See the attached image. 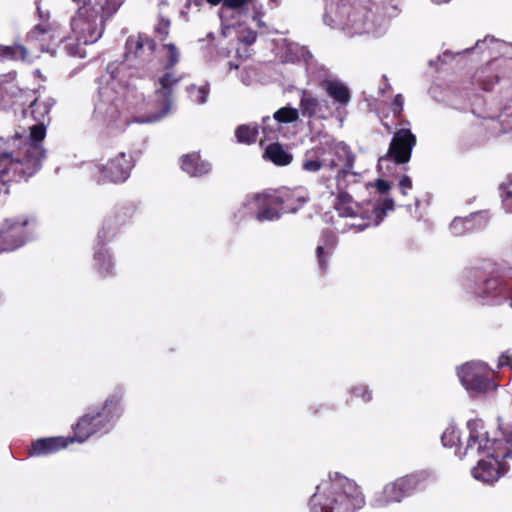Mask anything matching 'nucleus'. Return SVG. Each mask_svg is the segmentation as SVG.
I'll return each instance as SVG.
<instances>
[{"label":"nucleus","mask_w":512,"mask_h":512,"mask_svg":"<svg viewBox=\"0 0 512 512\" xmlns=\"http://www.w3.org/2000/svg\"><path fill=\"white\" fill-rule=\"evenodd\" d=\"M364 505L365 497L360 487L344 476L317 486L310 499L311 512H354Z\"/></svg>","instance_id":"nucleus-1"},{"label":"nucleus","mask_w":512,"mask_h":512,"mask_svg":"<svg viewBox=\"0 0 512 512\" xmlns=\"http://www.w3.org/2000/svg\"><path fill=\"white\" fill-rule=\"evenodd\" d=\"M84 6L71 20V29L76 35V40L82 44H92L102 35L104 23L114 15L124 0H73Z\"/></svg>","instance_id":"nucleus-2"},{"label":"nucleus","mask_w":512,"mask_h":512,"mask_svg":"<svg viewBox=\"0 0 512 512\" xmlns=\"http://www.w3.org/2000/svg\"><path fill=\"white\" fill-rule=\"evenodd\" d=\"M122 399L123 391L117 389L104 401L100 409L89 410L79 417L72 425L73 435L68 436L71 444L83 443L94 434L109 431L122 414Z\"/></svg>","instance_id":"nucleus-3"},{"label":"nucleus","mask_w":512,"mask_h":512,"mask_svg":"<svg viewBox=\"0 0 512 512\" xmlns=\"http://www.w3.org/2000/svg\"><path fill=\"white\" fill-rule=\"evenodd\" d=\"M435 484V478L428 472L420 471L397 478L387 483L375 493L371 500L374 508H385L392 503H399L414 492L424 491Z\"/></svg>","instance_id":"nucleus-4"},{"label":"nucleus","mask_w":512,"mask_h":512,"mask_svg":"<svg viewBox=\"0 0 512 512\" xmlns=\"http://www.w3.org/2000/svg\"><path fill=\"white\" fill-rule=\"evenodd\" d=\"M45 137L46 126L44 122H38L30 127L28 138L16 133L9 140L14 156L21 160V165L29 178L41 169L42 160L45 157V150L42 145Z\"/></svg>","instance_id":"nucleus-5"},{"label":"nucleus","mask_w":512,"mask_h":512,"mask_svg":"<svg viewBox=\"0 0 512 512\" xmlns=\"http://www.w3.org/2000/svg\"><path fill=\"white\" fill-rule=\"evenodd\" d=\"M167 50V61L163 68L167 70L158 80V87L155 89L154 108L155 113L148 116V122H154L165 117L171 110L173 104V89L181 81V76L170 72L180 60V53L173 43L164 44Z\"/></svg>","instance_id":"nucleus-6"},{"label":"nucleus","mask_w":512,"mask_h":512,"mask_svg":"<svg viewBox=\"0 0 512 512\" xmlns=\"http://www.w3.org/2000/svg\"><path fill=\"white\" fill-rule=\"evenodd\" d=\"M505 442L507 447L504 453L493 450L487 453L486 459L478 461L477 466L471 471L475 479L485 483H493L510 471V460H512V428L505 433Z\"/></svg>","instance_id":"nucleus-7"},{"label":"nucleus","mask_w":512,"mask_h":512,"mask_svg":"<svg viewBox=\"0 0 512 512\" xmlns=\"http://www.w3.org/2000/svg\"><path fill=\"white\" fill-rule=\"evenodd\" d=\"M37 220L34 216L21 215L4 220L0 230V253L12 252L24 246L33 236Z\"/></svg>","instance_id":"nucleus-8"},{"label":"nucleus","mask_w":512,"mask_h":512,"mask_svg":"<svg viewBox=\"0 0 512 512\" xmlns=\"http://www.w3.org/2000/svg\"><path fill=\"white\" fill-rule=\"evenodd\" d=\"M319 147L323 152L325 166L332 170L340 164L343 165L337 172L336 181H345L346 177L352 173L355 162V155L350 147L346 143L337 142L334 139L321 142Z\"/></svg>","instance_id":"nucleus-9"},{"label":"nucleus","mask_w":512,"mask_h":512,"mask_svg":"<svg viewBox=\"0 0 512 512\" xmlns=\"http://www.w3.org/2000/svg\"><path fill=\"white\" fill-rule=\"evenodd\" d=\"M99 181L111 183L125 182L135 166V160L130 153L119 152L109 158L106 163H95Z\"/></svg>","instance_id":"nucleus-10"},{"label":"nucleus","mask_w":512,"mask_h":512,"mask_svg":"<svg viewBox=\"0 0 512 512\" xmlns=\"http://www.w3.org/2000/svg\"><path fill=\"white\" fill-rule=\"evenodd\" d=\"M468 437L464 447L463 455L490 453L497 450V441L489 437L485 425L480 419H472L467 422Z\"/></svg>","instance_id":"nucleus-11"},{"label":"nucleus","mask_w":512,"mask_h":512,"mask_svg":"<svg viewBox=\"0 0 512 512\" xmlns=\"http://www.w3.org/2000/svg\"><path fill=\"white\" fill-rule=\"evenodd\" d=\"M417 143L416 136L409 128L398 129L390 142L387 157L396 164H406L410 161L412 150Z\"/></svg>","instance_id":"nucleus-12"},{"label":"nucleus","mask_w":512,"mask_h":512,"mask_svg":"<svg viewBox=\"0 0 512 512\" xmlns=\"http://www.w3.org/2000/svg\"><path fill=\"white\" fill-rule=\"evenodd\" d=\"M156 51V42L148 35L138 33L130 35L125 43L126 60H137L139 63H146L153 58Z\"/></svg>","instance_id":"nucleus-13"},{"label":"nucleus","mask_w":512,"mask_h":512,"mask_svg":"<svg viewBox=\"0 0 512 512\" xmlns=\"http://www.w3.org/2000/svg\"><path fill=\"white\" fill-rule=\"evenodd\" d=\"M29 179L21 160L14 156V151L8 142V148L0 151V182L4 185L19 183Z\"/></svg>","instance_id":"nucleus-14"},{"label":"nucleus","mask_w":512,"mask_h":512,"mask_svg":"<svg viewBox=\"0 0 512 512\" xmlns=\"http://www.w3.org/2000/svg\"><path fill=\"white\" fill-rule=\"evenodd\" d=\"M458 376L466 389L486 392L492 385L485 368L478 363H466L458 368Z\"/></svg>","instance_id":"nucleus-15"},{"label":"nucleus","mask_w":512,"mask_h":512,"mask_svg":"<svg viewBox=\"0 0 512 512\" xmlns=\"http://www.w3.org/2000/svg\"><path fill=\"white\" fill-rule=\"evenodd\" d=\"M254 205L256 208L254 218L258 222L275 221L283 215L273 191L256 194Z\"/></svg>","instance_id":"nucleus-16"},{"label":"nucleus","mask_w":512,"mask_h":512,"mask_svg":"<svg viewBox=\"0 0 512 512\" xmlns=\"http://www.w3.org/2000/svg\"><path fill=\"white\" fill-rule=\"evenodd\" d=\"M71 444L68 436L38 438L27 448L29 457H46L66 449Z\"/></svg>","instance_id":"nucleus-17"},{"label":"nucleus","mask_w":512,"mask_h":512,"mask_svg":"<svg viewBox=\"0 0 512 512\" xmlns=\"http://www.w3.org/2000/svg\"><path fill=\"white\" fill-rule=\"evenodd\" d=\"M179 165L181 170L191 177H202L211 171V164L201 157L200 152L182 155Z\"/></svg>","instance_id":"nucleus-18"},{"label":"nucleus","mask_w":512,"mask_h":512,"mask_svg":"<svg viewBox=\"0 0 512 512\" xmlns=\"http://www.w3.org/2000/svg\"><path fill=\"white\" fill-rule=\"evenodd\" d=\"M494 68L493 61H490L476 69L472 77V84L484 91H491L494 85L500 81V75Z\"/></svg>","instance_id":"nucleus-19"},{"label":"nucleus","mask_w":512,"mask_h":512,"mask_svg":"<svg viewBox=\"0 0 512 512\" xmlns=\"http://www.w3.org/2000/svg\"><path fill=\"white\" fill-rule=\"evenodd\" d=\"M343 181L337 182V196L334 208L342 217H354L358 214L360 207L352 196L344 190Z\"/></svg>","instance_id":"nucleus-20"},{"label":"nucleus","mask_w":512,"mask_h":512,"mask_svg":"<svg viewBox=\"0 0 512 512\" xmlns=\"http://www.w3.org/2000/svg\"><path fill=\"white\" fill-rule=\"evenodd\" d=\"M273 192L283 213H295L307 202V198L296 191L286 189Z\"/></svg>","instance_id":"nucleus-21"},{"label":"nucleus","mask_w":512,"mask_h":512,"mask_svg":"<svg viewBox=\"0 0 512 512\" xmlns=\"http://www.w3.org/2000/svg\"><path fill=\"white\" fill-rule=\"evenodd\" d=\"M320 87L335 102H337L341 105H346L351 99V94H350L348 87L339 80L325 79L320 82Z\"/></svg>","instance_id":"nucleus-22"},{"label":"nucleus","mask_w":512,"mask_h":512,"mask_svg":"<svg viewBox=\"0 0 512 512\" xmlns=\"http://www.w3.org/2000/svg\"><path fill=\"white\" fill-rule=\"evenodd\" d=\"M323 106L328 108L326 100L318 99L311 94H308L306 91L303 92L300 99V112L304 117L325 118V115L322 113Z\"/></svg>","instance_id":"nucleus-23"},{"label":"nucleus","mask_w":512,"mask_h":512,"mask_svg":"<svg viewBox=\"0 0 512 512\" xmlns=\"http://www.w3.org/2000/svg\"><path fill=\"white\" fill-rule=\"evenodd\" d=\"M263 158L277 166H287L293 160L292 154L284 149L279 142L269 144L263 153Z\"/></svg>","instance_id":"nucleus-24"},{"label":"nucleus","mask_w":512,"mask_h":512,"mask_svg":"<svg viewBox=\"0 0 512 512\" xmlns=\"http://www.w3.org/2000/svg\"><path fill=\"white\" fill-rule=\"evenodd\" d=\"M29 37L39 41H50L63 42L65 39L64 35H61L58 31V26L51 23H42L36 25L29 33Z\"/></svg>","instance_id":"nucleus-25"},{"label":"nucleus","mask_w":512,"mask_h":512,"mask_svg":"<svg viewBox=\"0 0 512 512\" xmlns=\"http://www.w3.org/2000/svg\"><path fill=\"white\" fill-rule=\"evenodd\" d=\"M120 213L115 214L114 216H110L106 218L101 228L97 233L98 244L104 246L108 241L112 240L119 231V222Z\"/></svg>","instance_id":"nucleus-26"},{"label":"nucleus","mask_w":512,"mask_h":512,"mask_svg":"<svg viewBox=\"0 0 512 512\" xmlns=\"http://www.w3.org/2000/svg\"><path fill=\"white\" fill-rule=\"evenodd\" d=\"M323 166H325L323 152H321L319 145L306 151L302 162V167L305 171L317 172Z\"/></svg>","instance_id":"nucleus-27"},{"label":"nucleus","mask_w":512,"mask_h":512,"mask_svg":"<svg viewBox=\"0 0 512 512\" xmlns=\"http://www.w3.org/2000/svg\"><path fill=\"white\" fill-rule=\"evenodd\" d=\"M258 136V125L243 124L236 128L235 137L239 143L251 145L256 142Z\"/></svg>","instance_id":"nucleus-28"},{"label":"nucleus","mask_w":512,"mask_h":512,"mask_svg":"<svg viewBox=\"0 0 512 512\" xmlns=\"http://www.w3.org/2000/svg\"><path fill=\"white\" fill-rule=\"evenodd\" d=\"M490 221V215L487 211H479L466 217V228L471 232L486 228Z\"/></svg>","instance_id":"nucleus-29"},{"label":"nucleus","mask_w":512,"mask_h":512,"mask_svg":"<svg viewBox=\"0 0 512 512\" xmlns=\"http://www.w3.org/2000/svg\"><path fill=\"white\" fill-rule=\"evenodd\" d=\"M27 57V50L22 45L5 46L0 45V61L24 60Z\"/></svg>","instance_id":"nucleus-30"},{"label":"nucleus","mask_w":512,"mask_h":512,"mask_svg":"<svg viewBox=\"0 0 512 512\" xmlns=\"http://www.w3.org/2000/svg\"><path fill=\"white\" fill-rule=\"evenodd\" d=\"M336 244L337 239L332 232L323 233L316 247V256H329L333 253Z\"/></svg>","instance_id":"nucleus-31"},{"label":"nucleus","mask_w":512,"mask_h":512,"mask_svg":"<svg viewBox=\"0 0 512 512\" xmlns=\"http://www.w3.org/2000/svg\"><path fill=\"white\" fill-rule=\"evenodd\" d=\"M394 209V201L392 198H385L378 201L373 207V214L375 216V225H378L386 216L388 211Z\"/></svg>","instance_id":"nucleus-32"},{"label":"nucleus","mask_w":512,"mask_h":512,"mask_svg":"<svg viewBox=\"0 0 512 512\" xmlns=\"http://www.w3.org/2000/svg\"><path fill=\"white\" fill-rule=\"evenodd\" d=\"M442 444L445 447H455V446H461V440H460V431L454 427L449 426L447 427L441 436Z\"/></svg>","instance_id":"nucleus-33"},{"label":"nucleus","mask_w":512,"mask_h":512,"mask_svg":"<svg viewBox=\"0 0 512 512\" xmlns=\"http://www.w3.org/2000/svg\"><path fill=\"white\" fill-rule=\"evenodd\" d=\"M299 118V111L292 107H282L274 113V119L279 123H292Z\"/></svg>","instance_id":"nucleus-34"},{"label":"nucleus","mask_w":512,"mask_h":512,"mask_svg":"<svg viewBox=\"0 0 512 512\" xmlns=\"http://www.w3.org/2000/svg\"><path fill=\"white\" fill-rule=\"evenodd\" d=\"M494 66L500 75V80L505 78H512V58L501 57L492 60Z\"/></svg>","instance_id":"nucleus-35"},{"label":"nucleus","mask_w":512,"mask_h":512,"mask_svg":"<svg viewBox=\"0 0 512 512\" xmlns=\"http://www.w3.org/2000/svg\"><path fill=\"white\" fill-rule=\"evenodd\" d=\"M29 108L31 110V116L37 122H43L45 116H47L50 111L49 106L44 102H39L37 98L31 101Z\"/></svg>","instance_id":"nucleus-36"},{"label":"nucleus","mask_w":512,"mask_h":512,"mask_svg":"<svg viewBox=\"0 0 512 512\" xmlns=\"http://www.w3.org/2000/svg\"><path fill=\"white\" fill-rule=\"evenodd\" d=\"M16 91L21 92V90L12 83L0 84V107L6 106L12 96L16 94Z\"/></svg>","instance_id":"nucleus-37"},{"label":"nucleus","mask_w":512,"mask_h":512,"mask_svg":"<svg viewBox=\"0 0 512 512\" xmlns=\"http://www.w3.org/2000/svg\"><path fill=\"white\" fill-rule=\"evenodd\" d=\"M211 5L223 4V8L230 10L241 9L248 4H253L256 0H206Z\"/></svg>","instance_id":"nucleus-38"},{"label":"nucleus","mask_w":512,"mask_h":512,"mask_svg":"<svg viewBox=\"0 0 512 512\" xmlns=\"http://www.w3.org/2000/svg\"><path fill=\"white\" fill-rule=\"evenodd\" d=\"M171 21L164 17H159L157 24L154 27V32L159 36L161 41H164L169 36Z\"/></svg>","instance_id":"nucleus-39"},{"label":"nucleus","mask_w":512,"mask_h":512,"mask_svg":"<svg viewBox=\"0 0 512 512\" xmlns=\"http://www.w3.org/2000/svg\"><path fill=\"white\" fill-rule=\"evenodd\" d=\"M187 90L194 101L197 103L203 104L206 102L208 90L205 87H197L195 85H191L187 88Z\"/></svg>","instance_id":"nucleus-40"},{"label":"nucleus","mask_w":512,"mask_h":512,"mask_svg":"<svg viewBox=\"0 0 512 512\" xmlns=\"http://www.w3.org/2000/svg\"><path fill=\"white\" fill-rule=\"evenodd\" d=\"M466 217L455 218L450 224V231L454 236H461L465 233L471 232L466 228Z\"/></svg>","instance_id":"nucleus-41"},{"label":"nucleus","mask_w":512,"mask_h":512,"mask_svg":"<svg viewBox=\"0 0 512 512\" xmlns=\"http://www.w3.org/2000/svg\"><path fill=\"white\" fill-rule=\"evenodd\" d=\"M351 396L360 398L363 402H369L372 399V393L365 385H358L350 390Z\"/></svg>","instance_id":"nucleus-42"},{"label":"nucleus","mask_w":512,"mask_h":512,"mask_svg":"<svg viewBox=\"0 0 512 512\" xmlns=\"http://www.w3.org/2000/svg\"><path fill=\"white\" fill-rule=\"evenodd\" d=\"M510 184H512V180L507 184L502 183L499 186V189L502 191V202L507 212H512V191L508 190Z\"/></svg>","instance_id":"nucleus-43"},{"label":"nucleus","mask_w":512,"mask_h":512,"mask_svg":"<svg viewBox=\"0 0 512 512\" xmlns=\"http://www.w3.org/2000/svg\"><path fill=\"white\" fill-rule=\"evenodd\" d=\"M404 97L401 94L394 96L391 103V111L396 119H400L403 113Z\"/></svg>","instance_id":"nucleus-44"},{"label":"nucleus","mask_w":512,"mask_h":512,"mask_svg":"<svg viewBox=\"0 0 512 512\" xmlns=\"http://www.w3.org/2000/svg\"><path fill=\"white\" fill-rule=\"evenodd\" d=\"M484 292L487 296H493L500 292L499 282L497 279H487L485 281Z\"/></svg>","instance_id":"nucleus-45"},{"label":"nucleus","mask_w":512,"mask_h":512,"mask_svg":"<svg viewBox=\"0 0 512 512\" xmlns=\"http://www.w3.org/2000/svg\"><path fill=\"white\" fill-rule=\"evenodd\" d=\"M121 67H122V63H119V62L108 63V65L106 67V71H107V73L110 74V77L112 80L119 79V73H120Z\"/></svg>","instance_id":"nucleus-46"},{"label":"nucleus","mask_w":512,"mask_h":512,"mask_svg":"<svg viewBox=\"0 0 512 512\" xmlns=\"http://www.w3.org/2000/svg\"><path fill=\"white\" fill-rule=\"evenodd\" d=\"M80 44H82V42H78V41H77V43L66 44L65 49L67 50V53L70 56L83 57V54L81 53L82 49L80 47Z\"/></svg>","instance_id":"nucleus-47"},{"label":"nucleus","mask_w":512,"mask_h":512,"mask_svg":"<svg viewBox=\"0 0 512 512\" xmlns=\"http://www.w3.org/2000/svg\"><path fill=\"white\" fill-rule=\"evenodd\" d=\"M399 188L403 195H407V191L412 188V180L409 176L403 175L399 180Z\"/></svg>","instance_id":"nucleus-48"},{"label":"nucleus","mask_w":512,"mask_h":512,"mask_svg":"<svg viewBox=\"0 0 512 512\" xmlns=\"http://www.w3.org/2000/svg\"><path fill=\"white\" fill-rule=\"evenodd\" d=\"M498 367H510L512 368V355L508 352H504L500 355L498 360Z\"/></svg>","instance_id":"nucleus-49"},{"label":"nucleus","mask_w":512,"mask_h":512,"mask_svg":"<svg viewBox=\"0 0 512 512\" xmlns=\"http://www.w3.org/2000/svg\"><path fill=\"white\" fill-rule=\"evenodd\" d=\"M257 39V33L255 31H248L246 35H244L241 39V42L244 43L246 46H250L255 43Z\"/></svg>","instance_id":"nucleus-50"},{"label":"nucleus","mask_w":512,"mask_h":512,"mask_svg":"<svg viewBox=\"0 0 512 512\" xmlns=\"http://www.w3.org/2000/svg\"><path fill=\"white\" fill-rule=\"evenodd\" d=\"M375 187L378 190L379 193L384 194L389 191L390 184L388 181L383 179H378L375 183Z\"/></svg>","instance_id":"nucleus-51"},{"label":"nucleus","mask_w":512,"mask_h":512,"mask_svg":"<svg viewBox=\"0 0 512 512\" xmlns=\"http://www.w3.org/2000/svg\"><path fill=\"white\" fill-rule=\"evenodd\" d=\"M262 16H263V12H262V10H261V9H257V8H255V9H254V12H253V17H252V18H253V20H258V19H260Z\"/></svg>","instance_id":"nucleus-52"},{"label":"nucleus","mask_w":512,"mask_h":512,"mask_svg":"<svg viewBox=\"0 0 512 512\" xmlns=\"http://www.w3.org/2000/svg\"><path fill=\"white\" fill-rule=\"evenodd\" d=\"M397 120L399 121V125L400 126H406V125L410 124L408 120L403 119V116L400 119H397Z\"/></svg>","instance_id":"nucleus-53"},{"label":"nucleus","mask_w":512,"mask_h":512,"mask_svg":"<svg viewBox=\"0 0 512 512\" xmlns=\"http://www.w3.org/2000/svg\"><path fill=\"white\" fill-rule=\"evenodd\" d=\"M262 130H263L265 138L269 139L270 138L269 133L271 132V130H268L266 125L263 126Z\"/></svg>","instance_id":"nucleus-54"},{"label":"nucleus","mask_w":512,"mask_h":512,"mask_svg":"<svg viewBox=\"0 0 512 512\" xmlns=\"http://www.w3.org/2000/svg\"><path fill=\"white\" fill-rule=\"evenodd\" d=\"M319 259H320V260H319L320 268H321L322 270H324V269H325V266H326L325 258H319Z\"/></svg>","instance_id":"nucleus-55"},{"label":"nucleus","mask_w":512,"mask_h":512,"mask_svg":"<svg viewBox=\"0 0 512 512\" xmlns=\"http://www.w3.org/2000/svg\"><path fill=\"white\" fill-rule=\"evenodd\" d=\"M369 226V223L368 222H365V223H361V224H358L357 227L359 228V230H364L366 227Z\"/></svg>","instance_id":"nucleus-56"},{"label":"nucleus","mask_w":512,"mask_h":512,"mask_svg":"<svg viewBox=\"0 0 512 512\" xmlns=\"http://www.w3.org/2000/svg\"><path fill=\"white\" fill-rule=\"evenodd\" d=\"M450 0H432V2L436 3V4H442V3H447L449 2Z\"/></svg>","instance_id":"nucleus-57"},{"label":"nucleus","mask_w":512,"mask_h":512,"mask_svg":"<svg viewBox=\"0 0 512 512\" xmlns=\"http://www.w3.org/2000/svg\"><path fill=\"white\" fill-rule=\"evenodd\" d=\"M486 41V38L484 40H478L476 42V47H479L481 43H484Z\"/></svg>","instance_id":"nucleus-58"},{"label":"nucleus","mask_w":512,"mask_h":512,"mask_svg":"<svg viewBox=\"0 0 512 512\" xmlns=\"http://www.w3.org/2000/svg\"><path fill=\"white\" fill-rule=\"evenodd\" d=\"M270 121V118L269 117H265L263 118V123L266 124V122Z\"/></svg>","instance_id":"nucleus-59"},{"label":"nucleus","mask_w":512,"mask_h":512,"mask_svg":"<svg viewBox=\"0 0 512 512\" xmlns=\"http://www.w3.org/2000/svg\"><path fill=\"white\" fill-rule=\"evenodd\" d=\"M37 11L39 12L40 17H42V14H41V11H40L39 7L37 8Z\"/></svg>","instance_id":"nucleus-60"},{"label":"nucleus","mask_w":512,"mask_h":512,"mask_svg":"<svg viewBox=\"0 0 512 512\" xmlns=\"http://www.w3.org/2000/svg\"><path fill=\"white\" fill-rule=\"evenodd\" d=\"M512 468V460H510V469Z\"/></svg>","instance_id":"nucleus-61"},{"label":"nucleus","mask_w":512,"mask_h":512,"mask_svg":"<svg viewBox=\"0 0 512 512\" xmlns=\"http://www.w3.org/2000/svg\"><path fill=\"white\" fill-rule=\"evenodd\" d=\"M271 1H272V2H275V3L277 2V0H271Z\"/></svg>","instance_id":"nucleus-62"},{"label":"nucleus","mask_w":512,"mask_h":512,"mask_svg":"<svg viewBox=\"0 0 512 512\" xmlns=\"http://www.w3.org/2000/svg\"><path fill=\"white\" fill-rule=\"evenodd\" d=\"M511 306H512V301H511Z\"/></svg>","instance_id":"nucleus-63"}]
</instances>
